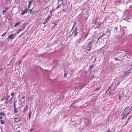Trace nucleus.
I'll return each mask as SVG.
<instances>
[{
    "label": "nucleus",
    "mask_w": 132,
    "mask_h": 132,
    "mask_svg": "<svg viewBox=\"0 0 132 132\" xmlns=\"http://www.w3.org/2000/svg\"><path fill=\"white\" fill-rule=\"evenodd\" d=\"M130 108H129V107H127L124 109L123 113L124 114L123 116L122 117V119L125 116L126 117L130 112L131 111L130 110Z\"/></svg>",
    "instance_id": "obj_1"
},
{
    "label": "nucleus",
    "mask_w": 132,
    "mask_h": 132,
    "mask_svg": "<svg viewBox=\"0 0 132 132\" xmlns=\"http://www.w3.org/2000/svg\"><path fill=\"white\" fill-rule=\"evenodd\" d=\"M88 34L84 35V34L80 35L79 38L78 39V43H80L84 41L87 37Z\"/></svg>",
    "instance_id": "obj_2"
},
{
    "label": "nucleus",
    "mask_w": 132,
    "mask_h": 132,
    "mask_svg": "<svg viewBox=\"0 0 132 132\" xmlns=\"http://www.w3.org/2000/svg\"><path fill=\"white\" fill-rule=\"evenodd\" d=\"M16 35L15 34H11L9 35V36L7 37V39L8 40V41H9L11 39H13L15 37Z\"/></svg>",
    "instance_id": "obj_3"
},
{
    "label": "nucleus",
    "mask_w": 132,
    "mask_h": 132,
    "mask_svg": "<svg viewBox=\"0 0 132 132\" xmlns=\"http://www.w3.org/2000/svg\"><path fill=\"white\" fill-rule=\"evenodd\" d=\"M22 12L21 13V14L22 15H23L26 13L27 12V9H25L24 10L22 11Z\"/></svg>",
    "instance_id": "obj_4"
},
{
    "label": "nucleus",
    "mask_w": 132,
    "mask_h": 132,
    "mask_svg": "<svg viewBox=\"0 0 132 132\" xmlns=\"http://www.w3.org/2000/svg\"><path fill=\"white\" fill-rule=\"evenodd\" d=\"M27 105H26L25 107L24 108L23 111V112L24 113H25L26 112V111L28 109V107L27 106Z\"/></svg>",
    "instance_id": "obj_5"
},
{
    "label": "nucleus",
    "mask_w": 132,
    "mask_h": 132,
    "mask_svg": "<svg viewBox=\"0 0 132 132\" xmlns=\"http://www.w3.org/2000/svg\"><path fill=\"white\" fill-rule=\"evenodd\" d=\"M58 1L59 2H60V1H61V3H60L59 4V3H57V6L56 7V9H57L58 8H59V7H60V5H61V4H62V1H61V0H58Z\"/></svg>",
    "instance_id": "obj_6"
},
{
    "label": "nucleus",
    "mask_w": 132,
    "mask_h": 132,
    "mask_svg": "<svg viewBox=\"0 0 132 132\" xmlns=\"http://www.w3.org/2000/svg\"><path fill=\"white\" fill-rule=\"evenodd\" d=\"M91 46H88L87 45V46L86 50L88 51H90L91 49Z\"/></svg>",
    "instance_id": "obj_7"
},
{
    "label": "nucleus",
    "mask_w": 132,
    "mask_h": 132,
    "mask_svg": "<svg viewBox=\"0 0 132 132\" xmlns=\"http://www.w3.org/2000/svg\"><path fill=\"white\" fill-rule=\"evenodd\" d=\"M14 119H16V120H15L14 121V122H18L20 121V119L19 118H15Z\"/></svg>",
    "instance_id": "obj_8"
},
{
    "label": "nucleus",
    "mask_w": 132,
    "mask_h": 132,
    "mask_svg": "<svg viewBox=\"0 0 132 132\" xmlns=\"http://www.w3.org/2000/svg\"><path fill=\"white\" fill-rule=\"evenodd\" d=\"M29 111V112L28 114V116H29V119L30 120L31 118V111H30V110Z\"/></svg>",
    "instance_id": "obj_9"
},
{
    "label": "nucleus",
    "mask_w": 132,
    "mask_h": 132,
    "mask_svg": "<svg viewBox=\"0 0 132 132\" xmlns=\"http://www.w3.org/2000/svg\"><path fill=\"white\" fill-rule=\"evenodd\" d=\"M8 7H7L5 8V9L4 10H3L2 11V13L3 14V15L4 14V13H5L6 11L8 9Z\"/></svg>",
    "instance_id": "obj_10"
},
{
    "label": "nucleus",
    "mask_w": 132,
    "mask_h": 132,
    "mask_svg": "<svg viewBox=\"0 0 132 132\" xmlns=\"http://www.w3.org/2000/svg\"><path fill=\"white\" fill-rule=\"evenodd\" d=\"M93 42V41H92L91 42H89L87 44V45L88 46L89 45L91 46H92V44Z\"/></svg>",
    "instance_id": "obj_11"
},
{
    "label": "nucleus",
    "mask_w": 132,
    "mask_h": 132,
    "mask_svg": "<svg viewBox=\"0 0 132 132\" xmlns=\"http://www.w3.org/2000/svg\"><path fill=\"white\" fill-rule=\"evenodd\" d=\"M130 73V71H129V70H128V71H127V72H126L125 73V75H126V76L129 73Z\"/></svg>",
    "instance_id": "obj_12"
},
{
    "label": "nucleus",
    "mask_w": 132,
    "mask_h": 132,
    "mask_svg": "<svg viewBox=\"0 0 132 132\" xmlns=\"http://www.w3.org/2000/svg\"><path fill=\"white\" fill-rule=\"evenodd\" d=\"M13 98V97H12L10 99V100H9V101L7 102L6 103L7 104V103H9L10 102V103H12V100Z\"/></svg>",
    "instance_id": "obj_13"
},
{
    "label": "nucleus",
    "mask_w": 132,
    "mask_h": 132,
    "mask_svg": "<svg viewBox=\"0 0 132 132\" xmlns=\"http://www.w3.org/2000/svg\"><path fill=\"white\" fill-rule=\"evenodd\" d=\"M48 21H49V20L48 19H46L45 21L43 22V24H46V23H47Z\"/></svg>",
    "instance_id": "obj_14"
},
{
    "label": "nucleus",
    "mask_w": 132,
    "mask_h": 132,
    "mask_svg": "<svg viewBox=\"0 0 132 132\" xmlns=\"http://www.w3.org/2000/svg\"><path fill=\"white\" fill-rule=\"evenodd\" d=\"M118 29V28L117 27H115V28L114 30V32H116L117 31Z\"/></svg>",
    "instance_id": "obj_15"
},
{
    "label": "nucleus",
    "mask_w": 132,
    "mask_h": 132,
    "mask_svg": "<svg viewBox=\"0 0 132 132\" xmlns=\"http://www.w3.org/2000/svg\"><path fill=\"white\" fill-rule=\"evenodd\" d=\"M1 124H4V121L2 120H1Z\"/></svg>",
    "instance_id": "obj_16"
},
{
    "label": "nucleus",
    "mask_w": 132,
    "mask_h": 132,
    "mask_svg": "<svg viewBox=\"0 0 132 132\" xmlns=\"http://www.w3.org/2000/svg\"><path fill=\"white\" fill-rule=\"evenodd\" d=\"M125 76H126V75H125V73H124L123 74L121 75V76H120V78H122L125 77Z\"/></svg>",
    "instance_id": "obj_17"
},
{
    "label": "nucleus",
    "mask_w": 132,
    "mask_h": 132,
    "mask_svg": "<svg viewBox=\"0 0 132 132\" xmlns=\"http://www.w3.org/2000/svg\"><path fill=\"white\" fill-rule=\"evenodd\" d=\"M0 115L1 116L3 115V116H4L5 113H4L3 112H1L0 113Z\"/></svg>",
    "instance_id": "obj_18"
},
{
    "label": "nucleus",
    "mask_w": 132,
    "mask_h": 132,
    "mask_svg": "<svg viewBox=\"0 0 132 132\" xmlns=\"http://www.w3.org/2000/svg\"><path fill=\"white\" fill-rule=\"evenodd\" d=\"M7 31H6V32L5 33L3 34L1 36L2 37H3L7 33Z\"/></svg>",
    "instance_id": "obj_19"
},
{
    "label": "nucleus",
    "mask_w": 132,
    "mask_h": 132,
    "mask_svg": "<svg viewBox=\"0 0 132 132\" xmlns=\"http://www.w3.org/2000/svg\"><path fill=\"white\" fill-rule=\"evenodd\" d=\"M20 23V22H17L15 24L16 26H18L19 24Z\"/></svg>",
    "instance_id": "obj_20"
},
{
    "label": "nucleus",
    "mask_w": 132,
    "mask_h": 132,
    "mask_svg": "<svg viewBox=\"0 0 132 132\" xmlns=\"http://www.w3.org/2000/svg\"><path fill=\"white\" fill-rule=\"evenodd\" d=\"M22 28L18 30V31L16 33L17 34H18L19 33V32L22 30Z\"/></svg>",
    "instance_id": "obj_21"
},
{
    "label": "nucleus",
    "mask_w": 132,
    "mask_h": 132,
    "mask_svg": "<svg viewBox=\"0 0 132 132\" xmlns=\"http://www.w3.org/2000/svg\"><path fill=\"white\" fill-rule=\"evenodd\" d=\"M101 26V25L100 24H98L97 25V26L96 27V28H98Z\"/></svg>",
    "instance_id": "obj_22"
},
{
    "label": "nucleus",
    "mask_w": 132,
    "mask_h": 132,
    "mask_svg": "<svg viewBox=\"0 0 132 132\" xmlns=\"http://www.w3.org/2000/svg\"><path fill=\"white\" fill-rule=\"evenodd\" d=\"M14 112L15 113H17V112L16 108H15V109H14Z\"/></svg>",
    "instance_id": "obj_23"
},
{
    "label": "nucleus",
    "mask_w": 132,
    "mask_h": 132,
    "mask_svg": "<svg viewBox=\"0 0 132 132\" xmlns=\"http://www.w3.org/2000/svg\"><path fill=\"white\" fill-rule=\"evenodd\" d=\"M100 88H97L94 89V91H96L99 90Z\"/></svg>",
    "instance_id": "obj_24"
},
{
    "label": "nucleus",
    "mask_w": 132,
    "mask_h": 132,
    "mask_svg": "<svg viewBox=\"0 0 132 132\" xmlns=\"http://www.w3.org/2000/svg\"><path fill=\"white\" fill-rule=\"evenodd\" d=\"M15 102H14V109H15V108H16V107H15Z\"/></svg>",
    "instance_id": "obj_25"
},
{
    "label": "nucleus",
    "mask_w": 132,
    "mask_h": 132,
    "mask_svg": "<svg viewBox=\"0 0 132 132\" xmlns=\"http://www.w3.org/2000/svg\"><path fill=\"white\" fill-rule=\"evenodd\" d=\"M75 30H76V32L75 33L74 35L75 36H76L77 34V33L76 32V29H75Z\"/></svg>",
    "instance_id": "obj_26"
},
{
    "label": "nucleus",
    "mask_w": 132,
    "mask_h": 132,
    "mask_svg": "<svg viewBox=\"0 0 132 132\" xmlns=\"http://www.w3.org/2000/svg\"><path fill=\"white\" fill-rule=\"evenodd\" d=\"M32 2V1H30L29 2V5H30L31 4Z\"/></svg>",
    "instance_id": "obj_27"
},
{
    "label": "nucleus",
    "mask_w": 132,
    "mask_h": 132,
    "mask_svg": "<svg viewBox=\"0 0 132 132\" xmlns=\"http://www.w3.org/2000/svg\"><path fill=\"white\" fill-rule=\"evenodd\" d=\"M51 16H48L47 19H48V20H49V19L51 18Z\"/></svg>",
    "instance_id": "obj_28"
},
{
    "label": "nucleus",
    "mask_w": 132,
    "mask_h": 132,
    "mask_svg": "<svg viewBox=\"0 0 132 132\" xmlns=\"http://www.w3.org/2000/svg\"><path fill=\"white\" fill-rule=\"evenodd\" d=\"M14 93H11V95L13 97V96H14Z\"/></svg>",
    "instance_id": "obj_29"
},
{
    "label": "nucleus",
    "mask_w": 132,
    "mask_h": 132,
    "mask_svg": "<svg viewBox=\"0 0 132 132\" xmlns=\"http://www.w3.org/2000/svg\"><path fill=\"white\" fill-rule=\"evenodd\" d=\"M114 59L115 60H116V61H118L119 60V59H118L117 58V57H115V58H114Z\"/></svg>",
    "instance_id": "obj_30"
},
{
    "label": "nucleus",
    "mask_w": 132,
    "mask_h": 132,
    "mask_svg": "<svg viewBox=\"0 0 132 132\" xmlns=\"http://www.w3.org/2000/svg\"><path fill=\"white\" fill-rule=\"evenodd\" d=\"M23 34V33L21 34V35H19V37H21V36Z\"/></svg>",
    "instance_id": "obj_31"
},
{
    "label": "nucleus",
    "mask_w": 132,
    "mask_h": 132,
    "mask_svg": "<svg viewBox=\"0 0 132 132\" xmlns=\"http://www.w3.org/2000/svg\"><path fill=\"white\" fill-rule=\"evenodd\" d=\"M30 5H29V4L28 5V9L29 8V7H30Z\"/></svg>",
    "instance_id": "obj_32"
},
{
    "label": "nucleus",
    "mask_w": 132,
    "mask_h": 132,
    "mask_svg": "<svg viewBox=\"0 0 132 132\" xmlns=\"http://www.w3.org/2000/svg\"><path fill=\"white\" fill-rule=\"evenodd\" d=\"M75 23H76V22H74V24L73 25V26L72 28H73L74 27L75 24Z\"/></svg>",
    "instance_id": "obj_33"
},
{
    "label": "nucleus",
    "mask_w": 132,
    "mask_h": 132,
    "mask_svg": "<svg viewBox=\"0 0 132 132\" xmlns=\"http://www.w3.org/2000/svg\"><path fill=\"white\" fill-rule=\"evenodd\" d=\"M52 10H51V11H50V13L51 14H52Z\"/></svg>",
    "instance_id": "obj_34"
},
{
    "label": "nucleus",
    "mask_w": 132,
    "mask_h": 132,
    "mask_svg": "<svg viewBox=\"0 0 132 132\" xmlns=\"http://www.w3.org/2000/svg\"><path fill=\"white\" fill-rule=\"evenodd\" d=\"M130 117H129V118L127 120V121H128V120H129V119H130Z\"/></svg>",
    "instance_id": "obj_35"
},
{
    "label": "nucleus",
    "mask_w": 132,
    "mask_h": 132,
    "mask_svg": "<svg viewBox=\"0 0 132 132\" xmlns=\"http://www.w3.org/2000/svg\"><path fill=\"white\" fill-rule=\"evenodd\" d=\"M121 98V97L120 96H119V99H120Z\"/></svg>",
    "instance_id": "obj_36"
},
{
    "label": "nucleus",
    "mask_w": 132,
    "mask_h": 132,
    "mask_svg": "<svg viewBox=\"0 0 132 132\" xmlns=\"http://www.w3.org/2000/svg\"><path fill=\"white\" fill-rule=\"evenodd\" d=\"M128 121H127L126 122V123H125V125H126V124H127V123H128Z\"/></svg>",
    "instance_id": "obj_37"
},
{
    "label": "nucleus",
    "mask_w": 132,
    "mask_h": 132,
    "mask_svg": "<svg viewBox=\"0 0 132 132\" xmlns=\"http://www.w3.org/2000/svg\"><path fill=\"white\" fill-rule=\"evenodd\" d=\"M108 32L109 33H110V31H108V30L107 31V32Z\"/></svg>",
    "instance_id": "obj_38"
},
{
    "label": "nucleus",
    "mask_w": 132,
    "mask_h": 132,
    "mask_svg": "<svg viewBox=\"0 0 132 132\" xmlns=\"http://www.w3.org/2000/svg\"><path fill=\"white\" fill-rule=\"evenodd\" d=\"M13 26L14 27H16L17 26L15 24L14 25H13Z\"/></svg>",
    "instance_id": "obj_39"
},
{
    "label": "nucleus",
    "mask_w": 132,
    "mask_h": 132,
    "mask_svg": "<svg viewBox=\"0 0 132 132\" xmlns=\"http://www.w3.org/2000/svg\"><path fill=\"white\" fill-rule=\"evenodd\" d=\"M0 119H2V116H1V117H0Z\"/></svg>",
    "instance_id": "obj_40"
},
{
    "label": "nucleus",
    "mask_w": 132,
    "mask_h": 132,
    "mask_svg": "<svg viewBox=\"0 0 132 132\" xmlns=\"http://www.w3.org/2000/svg\"><path fill=\"white\" fill-rule=\"evenodd\" d=\"M4 98H2V99H1V101H3V100H4Z\"/></svg>",
    "instance_id": "obj_41"
},
{
    "label": "nucleus",
    "mask_w": 132,
    "mask_h": 132,
    "mask_svg": "<svg viewBox=\"0 0 132 132\" xmlns=\"http://www.w3.org/2000/svg\"><path fill=\"white\" fill-rule=\"evenodd\" d=\"M93 65H91V67H90V68H93Z\"/></svg>",
    "instance_id": "obj_42"
},
{
    "label": "nucleus",
    "mask_w": 132,
    "mask_h": 132,
    "mask_svg": "<svg viewBox=\"0 0 132 132\" xmlns=\"http://www.w3.org/2000/svg\"><path fill=\"white\" fill-rule=\"evenodd\" d=\"M24 98H25V97H24V96H23V97H22V99H24Z\"/></svg>",
    "instance_id": "obj_43"
},
{
    "label": "nucleus",
    "mask_w": 132,
    "mask_h": 132,
    "mask_svg": "<svg viewBox=\"0 0 132 132\" xmlns=\"http://www.w3.org/2000/svg\"><path fill=\"white\" fill-rule=\"evenodd\" d=\"M8 98H6V101H7L8 100Z\"/></svg>",
    "instance_id": "obj_44"
},
{
    "label": "nucleus",
    "mask_w": 132,
    "mask_h": 132,
    "mask_svg": "<svg viewBox=\"0 0 132 132\" xmlns=\"http://www.w3.org/2000/svg\"><path fill=\"white\" fill-rule=\"evenodd\" d=\"M107 132H111L110 131L109 132V129Z\"/></svg>",
    "instance_id": "obj_45"
},
{
    "label": "nucleus",
    "mask_w": 132,
    "mask_h": 132,
    "mask_svg": "<svg viewBox=\"0 0 132 132\" xmlns=\"http://www.w3.org/2000/svg\"><path fill=\"white\" fill-rule=\"evenodd\" d=\"M10 97L9 96H8L6 98H9Z\"/></svg>",
    "instance_id": "obj_46"
},
{
    "label": "nucleus",
    "mask_w": 132,
    "mask_h": 132,
    "mask_svg": "<svg viewBox=\"0 0 132 132\" xmlns=\"http://www.w3.org/2000/svg\"><path fill=\"white\" fill-rule=\"evenodd\" d=\"M124 1V0H120V2H121V1Z\"/></svg>",
    "instance_id": "obj_47"
},
{
    "label": "nucleus",
    "mask_w": 132,
    "mask_h": 132,
    "mask_svg": "<svg viewBox=\"0 0 132 132\" xmlns=\"http://www.w3.org/2000/svg\"><path fill=\"white\" fill-rule=\"evenodd\" d=\"M65 73H64V76L65 77Z\"/></svg>",
    "instance_id": "obj_48"
},
{
    "label": "nucleus",
    "mask_w": 132,
    "mask_h": 132,
    "mask_svg": "<svg viewBox=\"0 0 132 132\" xmlns=\"http://www.w3.org/2000/svg\"><path fill=\"white\" fill-rule=\"evenodd\" d=\"M31 11H32V10L31 9V10H30V12Z\"/></svg>",
    "instance_id": "obj_49"
},
{
    "label": "nucleus",
    "mask_w": 132,
    "mask_h": 132,
    "mask_svg": "<svg viewBox=\"0 0 132 132\" xmlns=\"http://www.w3.org/2000/svg\"><path fill=\"white\" fill-rule=\"evenodd\" d=\"M2 68H1L0 69V71H1L2 70Z\"/></svg>",
    "instance_id": "obj_50"
},
{
    "label": "nucleus",
    "mask_w": 132,
    "mask_h": 132,
    "mask_svg": "<svg viewBox=\"0 0 132 132\" xmlns=\"http://www.w3.org/2000/svg\"><path fill=\"white\" fill-rule=\"evenodd\" d=\"M18 132H20V130H19L18 131Z\"/></svg>",
    "instance_id": "obj_51"
},
{
    "label": "nucleus",
    "mask_w": 132,
    "mask_h": 132,
    "mask_svg": "<svg viewBox=\"0 0 132 132\" xmlns=\"http://www.w3.org/2000/svg\"><path fill=\"white\" fill-rule=\"evenodd\" d=\"M31 131H32V129H31Z\"/></svg>",
    "instance_id": "obj_52"
},
{
    "label": "nucleus",
    "mask_w": 132,
    "mask_h": 132,
    "mask_svg": "<svg viewBox=\"0 0 132 132\" xmlns=\"http://www.w3.org/2000/svg\"><path fill=\"white\" fill-rule=\"evenodd\" d=\"M103 35V34H102V36Z\"/></svg>",
    "instance_id": "obj_53"
}]
</instances>
